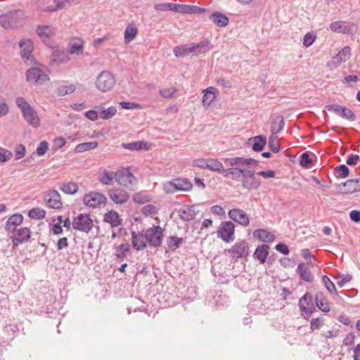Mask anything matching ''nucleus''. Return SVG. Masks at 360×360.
I'll return each mask as SVG.
<instances>
[{
    "label": "nucleus",
    "instance_id": "nucleus-1",
    "mask_svg": "<svg viewBox=\"0 0 360 360\" xmlns=\"http://www.w3.org/2000/svg\"><path fill=\"white\" fill-rule=\"evenodd\" d=\"M15 103L28 124L34 128H38L40 126V120L36 110L23 97H17Z\"/></svg>",
    "mask_w": 360,
    "mask_h": 360
},
{
    "label": "nucleus",
    "instance_id": "nucleus-2",
    "mask_svg": "<svg viewBox=\"0 0 360 360\" xmlns=\"http://www.w3.org/2000/svg\"><path fill=\"white\" fill-rule=\"evenodd\" d=\"M24 17L21 10L11 11L0 15V24L6 28L18 27L23 23Z\"/></svg>",
    "mask_w": 360,
    "mask_h": 360
},
{
    "label": "nucleus",
    "instance_id": "nucleus-3",
    "mask_svg": "<svg viewBox=\"0 0 360 360\" xmlns=\"http://www.w3.org/2000/svg\"><path fill=\"white\" fill-rule=\"evenodd\" d=\"M144 232L145 240L149 246L159 248L162 245L164 238V229L160 226L153 225L152 227L144 230Z\"/></svg>",
    "mask_w": 360,
    "mask_h": 360
},
{
    "label": "nucleus",
    "instance_id": "nucleus-4",
    "mask_svg": "<svg viewBox=\"0 0 360 360\" xmlns=\"http://www.w3.org/2000/svg\"><path fill=\"white\" fill-rule=\"evenodd\" d=\"M249 245L245 240L236 242L231 248L224 250L228 252L231 260L236 262L239 259L246 258L249 255Z\"/></svg>",
    "mask_w": 360,
    "mask_h": 360
},
{
    "label": "nucleus",
    "instance_id": "nucleus-5",
    "mask_svg": "<svg viewBox=\"0 0 360 360\" xmlns=\"http://www.w3.org/2000/svg\"><path fill=\"white\" fill-rule=\"evenodd\" d=\"M96 86L101 92L110 91L115 84V79L109 71H102L96 77Z\"/></svg>",
    "mask_w": 360,
    "mask_h": 360
},
{
    "label": "nucleus",
    "instance_id": "nucleus-6",
    "mask_svg": "<svg viewBox=\"0 0 360 360\" xmlns=\"http://www.w3.org/2000/svg\"><path fill=\"white\" fill-rule=\"evenodd\" d=\"M94 222L89 214L80 213L72 221V227L75 230L88 233L92 229Z\"/></svg>",
    "mask_w": 360,
    "mask_h": 360
},
{
    "label": "nucleus",
    "instance_id": "nucleus-7",
    "mask_svg": "<svg viewBox=\"0 0 360 360\" xmlns=\"http://www.w3.org/2000/svg\"><path fill=\"white\" fill-rule=\"evenodd\" d=\"M10 238L12 241L13 249H15L19 245L27 243L31 237V231L27 227H20L10 231Z\"/></svg>",
    "mask_w": 360,
    "mask_h": 360
},
{
    "label": "nucleus",
    "instance_id": "nucleus-8",
    "mask_svg": "<svg viewBox=\"0 0 360 360\" xmlns=\"http://www.w3.org/2000/svg\"><path fill=\"white\" fill-rule=\"evenodd\" d=\"M235 224L230 221H222L219 225L217 237L226 243L232 242L234 240Z\"/></svg>",
    "mask_w": 360,
    "mask_h": 360
},
{
    "label": "nucleus",
    "instance_id": "nucleus-9",
    "mask_svg": "<svg viewBox=\"0 0 360 360\" xmlns=\"http://www.w3.org/2000/svg\"><path fill=\"white\" fill-rule=\"evenodd\" d=\"M255 174V171L252 168L245 169L242 179V186L244 188L248 190L257 189L260 186L261 182L256 179Z\"/></svg>",
    "mask_w": 360,
    "mask_h": 360
},
{
    "label": "nucleus",
    "instance_id": "nucleus-10",
    "mask_svg": "<svg viewBox=\"0 0 360 360\" xmlns=\"http://www.w3.org/2000/svg\"><path fill=\"white\" fill-rule=\"evenodd\" d=\"M83 202L86 206L95 208L99 207L101 204L105 205L107 198L99 192H90L84 195Z\"/></svg>",
    "mask_w": 360,
    "mask_h": 360
},
{
    "label": "nucleus",
    "instance_id": "nucleus-11",
    "mask_svg": "<svg viewBox=\"0 0 360 360\" xmlns=\"http://www.w3.org/2000/svg\"><path fill=\"white\" fill-rule=\"evenodd\" d=\"M26 79L29 82L43 84L49 80V77L39 68H31L26 71Z\"/></svg>",
    "mask_w": 360,
    "mask_h": 360
},
{
    "label": "nucleus",
    "instance_id": "nucleus-12",
    "mask_svg": "<svg viewBox=\"0 0 360 360\" xmlns=\"http://www.w3.org/2000/svg\"><path fill=\"white\" fill-rule=\"evenodd\" d=\"M340 188V193L344 195L352 194L360 191V178L348 179L341 184H337Z\"/></svg>",
    "mask_w": 360,
    "mask_h": 360
},
{
    "label": "nucleus",
    "instance_id": "nucleus-13",
    "mask_svg": "<svg viewBox=\"0 0 360 360\" xmlns=\"http://www.w3.org/2000/svg\"><path fill=\"white\" fill-rule=\"evenodd\" d=\"M115 179L120 185L126 187L133 185L136 180L129 169L115 172Z\"/></svg>",
    "mask_w": 360,
    "mask_h": 360
},
{
    "label": "nucleus",
    "instance_id": "nucleus-14",
    "mask_svg": "<svg viewBox=\"0 0 360 360\" xmlns=\"http://www.w3.org/2000/svg\"><path fill=\"white\" fill-rule=\"evenodd\" d=\"M326 109H327L328 111H333L336 114L348 120L354 121L356 120V115L350 109L345 106L338 104H330L327 105L326 106Z\"/></svg>",
    "mask_w": 360,
    "mask_h": 360
},
{
    "label": "nucleus",
    "instance_id": "nucleus-15",
    "mask_svg": "<svg viewBox=\"0 0 360 360\" xmlns=\"http://www.w3.org/2000/svg\"><path fill=\"white\" fill-rule=\"evenodd\" d=\"M46 205L52 209L58 210L63 206L61 198L56 190H50L44 198Z\"/></svg>",
    "mask_w": 360,
    "mask_h": 360
},
{
    "label": "nucleus",
    "instance_id": "nucleus-16",
    "mask_svg": "<svg viewBox=\"0 0 360 360\" xmlns=\"http://www.w3.org/2000/svg\"><path fill=\"white\" fill-rule=\"evenodd\" d=\"M229 217L234 221L239 224L247 226L250 223L249 217L241 209L234 208L231 209L228 212Z\"/></svg>",
    "mask_w": 360,
    "mask_h": 360
},
{
    "label": "nucleus",
    "instance_id": "nucleus-17",
    "mask_svg": "<svg viewBox=\"0 0 360 360\" xmlns=\"http://www.w3.org/2000/svg\"><path fill=\"white\" fill-rule=\"evenodd\" d=\"M109 198L116 204H124L129 199V194L124 190L110 188L108 190Z\"/></svg>",
    "mask_w": 360,
    "mask_h": 360
},
{
    "label": "nucleus",
    "instance_id": "nucleus-18",
    "mask_svg": "<svg viewBox=\"0 0 360 360\" xmlns=\"http://www.w3.org/2000/svg\"><path fill=\"white\" fill-rule=\"evenodd\" d=\"M131 245L137 251L143 250L147 247L144 230L138 232L131 231Z\"/></svg>",
    "mask_w": 360,
    "mask_h": 360
},
{
    "label": "nucleus",
    "instance_id": "nucleus-19",
    "mask_svg": "<svg viewBox=\"0 0 360 360\" xmlns=\"http://www.w3.org/2000/svg\"><path fill=\"white\" fill-rule=\"evenodd\" d=\"M177 212L181 220L189 222L195 219L198 211L195 210L193 205H186V207L179 209Z\"/></svg>",
    "mask_w": 360,
    "mask_h": 360
},
{
    "label": "nucleus",
    "instance_id": "nucleus-20",
    "mask_svg": "<svg viewBox=\"0 0 360 360\" xmlns=\"http://www.w3.org/2000/svg\"><path fill=\"white\" fill-rule=\"evenodd\" d=\"M353 25L354 24L349 22L338 20L331 22L330 24V28L333 32L336 33L349 34L352 32L351 28Z\"/></svg>",
    "mask_w": 360,
    "mask_h": 360
},
{
    "label": "nucleus",
    "instance_id": "nucleus-21",
    "mask_svg": "<svg viewBox=\"0 0 360 360\" xmlns=\"http://www.w3.org/2000/svg\"><path fill=\"white\" fill-rule=\"evenodd\" d=\"M19 46L22 49L21 57L24 60H29L32 58L33 43L29 39H23L19 41Z\"/></svg>",
    "mask_w": 360,
    "mask_h": 360
},
{
    "label": "nucleus",
    "instance_id": "nucleus-22",
    "mask_svg": "<svg viewBox=\"0 0 360 360\" xmlns=\"http://www.w3.org/2000/svg\"><path fill=\"white\" fill-rule=\"evenodd\" d=\"M205 8L195 5L176 4V11L184 14H201L205 13Z\"/></svg>",
    "mask_w": 360,
    "mask_h": 360
},
{
    "label": "nucleus",
    "instance_id": "nucleus-23",
    "mask_svg": "<svg viewBox=\"0 0 360 360\" xmlns=\"http://www.w3.org/2000/svg\"><path fill=\"white\" fill-rule=\"evenodd\" d=\"M248 143L252 145L254 152H262L266 144V137L264 135L255 136L250 138Z\"/></svg>",
    "mask_w": 360,
    "mask_h": 360
},
{
    "label": "nucleus",
    "instance_id": "nucleus-24",
    "mask_svg": "<svg viewBox=\"0 0 360 360\" xmlns=\"http://www.w3.org/2000/svg\"><path fill=\"white\" fill-rule=\"evenodd\" d=\"M193 49V56H198L208 52L212 48V45L208 39H204L198 43H191Z\"/></svg>",
    "mask_w": 360,
    "mask_h": 360
},
{
    "label": "nucleus",
    "instance_id": "nucleus-25",
    "mask_svg": "<svg viewBox=\"0 0 360 360\" xmlns=\"http://www.w3.org/2000/svg\"><path fill=\"white\" fill-rule=\"evenodd\" d=\"M23 221V216L20 213H15L11 215L6 221L5 230L8 232L13 231V229H18Z\"/></svg>",
    "mask_w": 360,
    "mask_h": 360
},
{
    "label": "nucleus",
    "instance_id": "nucleus-26",
    "mask_svg": "<svg viewBox=\"0 0 360 360\" xmlns=\"http://www.w3.org/2000/svg\"><path fill=\"white\" fill-rule=\"evenodd\" d=\"M269 251V245L266 244L259 245L256 248L252 257L255 259L258 260L260 264H264L268 257Z\"/></svg>",
    "mask_w": 360,
    "mask_h": 360
},
{
    "label": "nucleus",
    "instance_id": "nucleus-27",
    "mask_svg": "<svg viewBox=\"0 0 360 360\" xmlns=\"http://www.w3.org/2000/svg\"><path fill=\"white\" fill-rule=\"evenodd\" d=\"M103 221L110 224L112 228L117 227L122 224V219L119 214L113 210L104 214Z\"/></svg>",
    "mask_w": 360,
    "mask_h": 360
},
{
    "label": "nucleus",
    "instance_id": "nucleus-28",
    "mask_svg": "<svg viewBox=\"0 0 360 360\" xmlns=\"http://www.w3.org/2000/svg\"><path fill=\"white\" fill-rule=\"evenodd\" d=\"M315 303L319 310L323 312H329L330 307L326 296L323 292H317L315 295Z\"/></svg>",
    "mask_w": 360,
    "mask_h": 360
},
{
    "label": "nucleus",
    "instance_id": "nucleus-29",
    "mask_svg": "<svg viewBox=\"0 0 360 360\" xmlns=\"http://www.w3.org/2000/svg\"><path fill=\"white\" fill-rule=\"evenodd\" d=\"M68 53L65 51L55 50L52 53L50 63L51 64H56L59 65L63 63H66L69 61Z\"/></svg>",
    "mask_w": 360,
    "mask_h": 360
},
{
    "label": "nucleus",
    "instance_id": "nucleus-30",
    "mask_svg": "<svg viewBox=\"0 0 360 360\" xmlns=\"http://www.w3.org/2000/svg\"><path fill=\"white\" fill-rule=\"evenodd\" d=\"M245 169V168H240V167L225 169L223 176L224 177H230L234 181H242Z\"/></svg>",
    "mask_w": 360,
    "mask_h": 360
},
{
    "label": "nucleus",
    "instance_id": "nucleus-31",
    "mask_svg": "<svg viewBox=\"0 0 360 360\" xmlns=\"http://www.w3.org/2000/svg\"><path fill=\"white\" fill-rule=\"evenodd\" d=\"M209 19L219 27H224L229 22V18L225 14L219 11H215L212 13L209 16Z\"/></svg>",
    "mask_w": 360,
    "mask_h": 360
},
{
    "label": "nucleus",
    "instance_id": "nucleus-32",
    "mask_svg": "<svg viewBox=\"0 0 360 360\" xmlns=\"http://www.w3.org/2000/svg\"><path fill=\"white\" fill-rule=\"evenodd\" d=\"M297 272L301 280L312 283L314 281V276L311 271L307 267L304 263H300L297 268Z\"/></svg>",
    "mask_w": 360,
    "mask_h": 360
},
{
    "label": "nucleus",
    "instance_id": "nucleus-33",
    "mask_svg": "<svg viewBox=\"0 0 360 360\" xmlns=\"http://www.w3.org/2000/svg\"><path fill=\"white\" fill-rule=\"evenodd\" d=\"M253 236L258 238L260 241L264 243H271L275 240L274 234L266 229H259L253 231Z\"/></svg>",
    "mask_w": 360,
    "mask_h": 360
},
{
    "label": "nucleus",
    "instance_id": "nucleus-34",
    "mask_svg": "<svg viewBox=\"0 0 360 360\" xmlns=\"http://www.w3.org/2000/svg\"><path fill=\"white\" fill-rule=\"evenodd\" d=\"M285 126L284 118L282 115H278L274 117L271 124V134L276 135L280 133Z\"/></svg>",
    "mask_w": 360,
    "mask_h": 360
},
{
    "label": "nucleus",
    "instance_id": "nucleus-35",
    "mask_svg": "<svg viewBox=\"0 0 360 360\" xmlns=\"http://www.w3.org/2000/svg\"><path fill=\"white\" fill-rule=\"evenodd\" d=\"M173 52L176 58L185 57L191 53L193 55V49L191 43L174 47Z\"/></svg>",
    "mask_w": 360,
    "mask_h": 360
},
{
    "label": "nucleus",
    "instance_id": "nucleus-36",
    "mask_svg": "<svg viewBox=\"0 0 360 360\" xmlns=\"http://www.w3.org/2000/svg\"><path fill=\"white\" fill-rule=\"evenodd\" d=\"M217 90L213 87L210 86L204 91V94L202 98V105L205 107H208L212 101L215 98V93Z\"/></svg>",
    "mask_w": 360,
    "mask_h": 360
},
{
    "label": "nucleus",
    "instance_id": "nucleus-37",
    "mask_svg": "<svg viewBox=\"0 0 360 360\" xmlns=\"http://www.w3.org/2000/svg\"><path fill=\"white\" fill-rule=\"evenodd\" d=\"M36 33L41 38L43 41L51 38L53 35V32L49 25H39L36 29Z\"/></svg>",
    "mask_w": 360,
    "mask_h": 360
},
{
    "label": "nucleus",
    "instance_id": "nucleus-38",
    "mask_svg": "<svg viewBox=\"0 0 360 360\" xmlns=\"http://www.w3.org/2000/svg\"><path fill=\"white\" fill-rule=\"evenodd\" d=\"M98 143L97 141H91V142H85L82 143H79L76 146L75 148V153H83L85 151H89L98 146Z\"/></svg>",
    "mask_w": 360,
    "mask_h": 360
},
{
    "label": "nucleus",
    "instance_id": "nucleus-39",
    "mask_svg": "<svg viewBox=\"0 0 360 360\" xmlns=\"http://www.w3.org/2000/svg\"><path fill=\"white\" fill-rule=\"evenodd\" d=\"M60 190L65 194H75L79 189L77 184L73 181L63 183L60 186Z\"/></svg>",
    "mask_w": 360,
    "mask_h": 360
},
{
    "label": "nucleus",
    "instance_id": "nucleus-40",
    "mask_svg": "<svg viewBox=\"0 0 360 360\" xmlns=\"http://www.w3.org/2000/svg\"><path fill=\"white\" fill-rule=\"evenodd\" d=\"M207 169L212 172H217L222 175L225 169L222 163L216 159L209 160Z\"/></svg>",
    "mask_w": 360,
    "mask_h": 360
},
{
    "label": "nucleus",
    "instance_id": "nucleus-41",
    "mask_svg": "<svg viewBox=\"0 0 360 360\" xmlns=\"http://www.w3.org/2000/svg\"><path fill=\"white\" fill-rule=\"evenodd\" d=\"M183 243H184V238L175 236H169L167 238V245L172 250L179 248Z\"/></svg>",
    "mask_w": 360,
    "mask_h": 360
},
{
    "label": "nucleus",
    "instance_id": "nucleus-42",
    "mask_svg": "<svg viewBox=\"0 0 360 360\" xmlns=\"http://www.w3.org/2000/svg\"><path fill=\"white\" fill-rule=\"evenodd\" d=\"M115 178V174L108 170H104L102 175L98 176V180L103 185L110 186L113 183V179Z\"/></svg>",
    "mask_w": 360,
    "mask_h": 360
},
{
    "label": "nucleus",
    "instance_id": "nucleus-43",
    "mask_svg": "<svg viewBox=\"0 0 360 360\" xmlns=\"http://www.w3.org/2000/svg\"><path fill=\"white\" fill-rule=\"evenodd\" d=\"M334 174L337 179H345L349 175V169L344 164L340 165L335 167Z\"/></svg>",
    "mask_w": 360,
    "mask_h": 360
},
{
    "label": "nucleus",
    "instance_id": "nucleus-44",
    "mask_svg": "<svg viewBox=\"0 0 360 360\" xmlns=\"http://www.w3.org/2000/svg\"><path fill=\"white\" fill-rule=\"evenodd\" d=\"M129 244L122 243L118 247H117L115 255L118 259L123 260L124 258H126L127 253L129 252Z\"/></svg>",
    "mask_w": 360,
    "mask_h": 360
},
{
    "label": "nucleus",
    "instance_id": "nucleus-45",
    "mask_svg": "<svg viewBox=\"0 0 360 360\" xmlns=\"http://www.w3.org/2000/svg\"><path fill=\"white\" fill-rule=\"evenodd\" d=\"M163 191L167 194L174 193L179 191L178 183L173 179L171 181H168L163 184Z\"/></svg>",
    "mask_w": 360,
    "mask_h": 360
},
{
    "label": "nucleus",
    "instance_id": "nucleus-46",
    "mask_svg": "<svg viewBox=\"0 0 360 360\" xmlns=\"http://www.w3.org/2000/svg\"><path fill=\"white\" fill-rule=\"evenodd\" d=\"M76 89V86L73 84L65 85L62 84L58 86L56 93L58 96H64L67 94L73 93Z\"/></svg>",
    "mask_w": 360,
    "mask_h": 360
},
{
    "label": "nucleus",
    "instance_id": "nucleus-47",
    "mask_svg": "<svg viewBox=\"0 0 360 360\" xmlns=\"http://www.w3.org/2000/svg\"><path fill=\"white\" fill-rule=\"evenodd\" d=\"M174 181L178 183L179 191H190L193 188L192 183L186 179L176 178Z\"/></svg>",
    "mask_w": 360,
    "mask_h": 360
},
{
    "label": "nucleus",
    "instance_id": "nucleus-48",
    "mask_svg": "<svg viewBox=\"0 0 360 360\" xmlns=\"http://www.w3.org/2000/svg\"><path fill=\"white\" fill-rule=\"evenodd\" d=\"M132 200L136 203L143 205L150 202L151 197L149 195H146L144 192H137L133 195Z\"/></svg>",
    "mask_w": 360,
    "mask_h": 360
},
{
    "label": "nucleus",
    "instance_id": "nucleus-49",
    "mask_svg": "<svg viewBox=\"0 0 360 360\" xmlns=\"http://www.w3.org/2000/svg\"><path fill=\"white\" fill-rule=\"evenodd\" d=\"M138 33V29L134 26L128 25L124 31V41L129 43L132 41Z\"/></svg>",
    "mask_w": 360,
    "mask_h": 360
},
{
    "label": "nucleus",
    "instance_id": "nucleus-50",
    "mask_svg": "<svg viewBox=\"0 0 360 360\" xmlns=\"http://www.w3.org/2000/svg\"><path fill=\"white\" fill-rule=\"evenodd\" d=\"M28 216L31 219H42L46 216V211L40 207H34L28 212Z\"/></svg>",
    "mask_w": 360,
    "mask_h": 360
},
{
    "label": "nucleus",
    "instance_id": "nucleus-51",
    "mask_svg": "<svg viewBox=\"0 0 360 360\" xmlns=\"http://www.w3.org/2000/svg\"><path fill=\"white\" fill-rule=\"evenodd\" d=\"M69 45L70 46V48L68 51L69 54H74L76 53L77 55L82 54L83 51V42L80 40L78 41V42H70Z\"/></svg>",
    "mask_w": 360,
    "mask_h": 360
},
{
    "label": "nucleus",
    "instance_id": "nucleus-52",
    "mask_svg": "<svg viewBox=\"0 0 360 360\" xmlns=\"http://www.w3.org/2000/svg\"><path fill=\"white\" fill-rule=\"evenodd\" d=\"M176 4H173L169 2H165V3H161V4H157L155 5L154 8L156 11H176Z\"/></svg>",
    "mask_w": 360,
    "mask_h": 360
},
{
    "label": "nucleus",
    "instance_id": "nucleus-53",
    "mask_svg": "<svg viewBox=\"0 0 360 360\" xmlns=\"http://www.w3.org/2000/svg\"><path fill=\"white\" fill-rule=\"evenodd\" d=\"M146 145L147 142L138 141L128 143H122V147L130 150H139L143 148V146Z\"/></svg>",
    "mask_w": 360,
    "mask_h": 360
},
{
    "label": "nucleus",
    "instance_id": "nucleus-54",
    "mask_svg": "<svg viewBox=\"0 0 360 360\" xmlns=\"http://www.w3.org/2000/svg\"><path fill=\"white\" fill-rule=\"evenodd\" d=\"M268 146L270 150L274 153H278L280 151V144L278 141V136L271 134L269 138Z\"/></svg>",
    "mask_w": 360,
    "mask_h": 360
},
{
    "label": "nucleus",
    "instance_id": "nucleus-55",
    "mask_svg": "<svg viewBox=\"0 0 360 360\" xmlns=\"http://www.w3.org/2000/svg\"><path fill=\"white\" fill-rule=\"evenodd\" d=\"M351 49L349 46L344 47L335 58L338 62H345L350 56Z\"/></svg>",
    "mask_w": 360,
    "mask_h": 360
},
{
    "label": "nucleus",
    "instance_id": "nucleus-56",
    "mask_svg": "<svg viewBox=\"0 0 360 360\" xmlns=\"http://www.w3.org/2000/svg\"><path fill=\"white\" fill-rule=\"evenodd\" d=\"M117 112V109L114 106H110L107 109H103L100 112V118L102 120H109Z\"/></svg>",
    "mask_w": 360,
    "mask_h": 360
},
{
    "label": "nucleus",
    "instance_id": "nucleus-57",
    "mask_svg": "<svg viewBox=\"0 0 360 360\" xmlns=\"http://www.w3.org/2000/svg\"><path fill=\"white\" fill-rule=\"evenodd\" d=\"M323 282L327 290L331 293L338 295V290L335 288V284L331 281L329 277L326 275L323 276Z\"/></svg>",
    "mask_w": 360,
    "mask_h": 360
},
{
    "label": "nucleus",
    "instance_id": "nucleus-58",
    "mask_svg": "<svg viewBox=\"0 0 360 360\" xmlns=\"http://www.w3.org/2000/svg\"><path fill=\"white\" fill-rule=\"evenodd\" d=\"M312 164V160L309 157V153L305 152L302 153L300 156V165L302 167L308 169L311 167Z\"/></svg>",
    "mask_w": 360,
    "mask_h": 360
},
{
    "label": "nucleus",
    "instance_id": "nucleus-59",
    "mask_svg": "<svg viewBox=\"0 0 360 360\" xmlns=\"http://www.w3.org/2000/svg\"><path fill=\"white\" fill-rule=\"evenodd\" d=\"M316 38V34L313 32H307L303 38V46L306 48L313 44Z\"/></svg>",
    "mask_w": 360,
    "mask_h": 360
},
{
    "label": "nucleus",
    "instance_id": "nucleus-60",
    "mask_svg": "<svg viewBox=\"0 0 360 360\" xmlns=\"http://www.w3.org/2000/svg\"><path fill=\"white\" fill-rule=\"evenodd\" d=\"M324 319L323 317L313 318L310 321V328L311 330L319 329L323 326Z\"/></svg>",
    "mask_w": 360,
    "mask_h": 360
},
{
    "label": "nucleus",
    "instance_id": "nucleus-61",
    "mask_svg": "<svg viewBox=\"0 0 360 360\" xmlns=\"http://www.w3.org/2000/svg\"><path fill=\"white\" fill-rule=\"evenodd\" d=\"M226 165L231 166V167H241V157H236L224 159Z\"/></svg>",
    "mask_w": 360,
    "mask_h": 360
},
{
    "label": "nucleus",
    "instance_id": "nucleus-62",
    "mask_svg": "<svg viewBox=\"0 0 360 360\" xmlns=\"http://www.w3.org/2000/svg\"><path fill=\"white\" fill-rule=\"evenodd\" d=\"M141 213L145 216L155 214L158 212L156 207L153 205H147L141 208Z\"/></svg>",
    "mask_w": 360,
    "mask_h": 360
},
{
    "label": "nucleus",
    "instance_id": "nucleus-63",
    "mask_svg": "<svg viewBox=\"0 0 360 360\" xmlns=\"http://www.w3.org/2000/svg\"><path fill=\"white\" fill-rule=\"evenodd\" d=\"M314 298L312 294L310 292H306L299 300V304H304L306 307L314 304Z\"/></svg>",
    "mask_w": 360,
    "mask_h": 360
},
{
    "label": "nucleus",
    "instance_id": "nucleus-64",
    "mask_svg": "<svg viewBox=\"0 0 360 360\" xmlns=\"http://www.w3.org/2000/svg\"><path fill=\"white\" fill-rule=\"evenodd\" d=\"M49 149V143L46 141H42L38 145L36 149V153L39 156H42L45 155Z\"/></svg>",
    "mask_w": 360,
    "mask_h": 360
}]
</instances>
